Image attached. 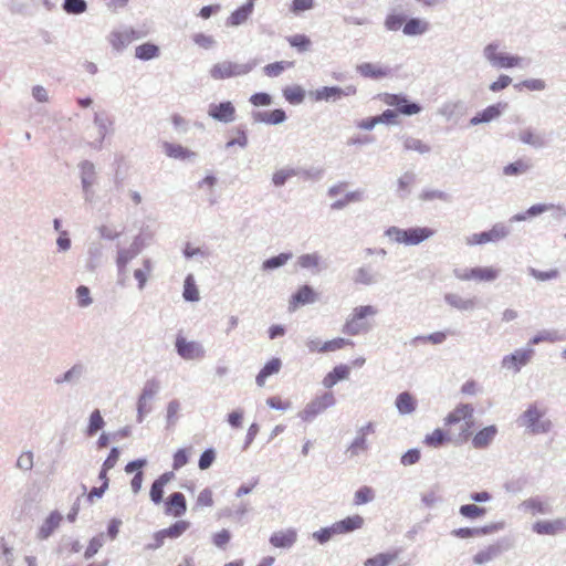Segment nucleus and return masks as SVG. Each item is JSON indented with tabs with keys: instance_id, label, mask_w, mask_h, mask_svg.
I'll list each match as a JSON object with an SVG mask.
<instances>
[{
	"instance_id": "nucleus-1",
	"label": "nucleus",
	"mask_w": 566,
	"mask_h": 566,
	"mask_svg": "<svg viewBox=\"0 0 566 566\" xmlns=\"http://www.w3.org/2000/svg\"><path fill=\"white\" fill-rule=\"evenodd\" d=\"M546 407L533 402L520 415L516 422L530 434H546L554 428L553 421L546 417Z\"/></svg>"
},
{
	"instance_id": "nucleus-2",
	"label": "nucleus",
	"mask_w": 566,
	"mask_h": 566,
	"mask_svg": "<svg viewBox=\"0 0 566 566\" xmlns=\"http://www.w3.org/2000/svg\"><path fill=\"white\" fill-rule=\"evenodd\" d=\"M482 56L493 69H523L528 64L525 57L502 51L501 44L496 41L490 42L483 48Z\"/></svg>"
},
{
	"instance_id": "nucleus-3",
	"label": "nucleus",
	"mask_w": 566,
	"mask_h": 566,
	"mask_svg": "<svg viewBox=\"0 0 566 566\" xmlns=\"http://www.w3.org/2000/svg\"><path fill=\"white\" fill-rule=\"evenodd\" d=\"M434 233L436 231L428 227L402 229L396 226H391L386 229L384 234L394 243L410 247L424 242L426 240L432 238Z\"/></svg>"
},
{
	"instance_id": "nucleus-4",
	"label": "nucleus",
	"mask_w": 566,
	"mask_h": 566,
	"mask_svg": "<svg viewBox=\"0 0 566 566\" xmlns=\"http://www.w3.org/2000/svg\"><path fill=\"white\" fill-rule=\"evenodd\" d=\"M377 313V308L373 305H361L355 307L343 326V333L349 336L367 333L371 328V325L367 322V318L376 316Z\"/></svg>"
},
{
	"instance_id": "nucleus-5",
	"label": "nucleus",
	"mask_w": 566,
	"mask_h": 566,
	"mask_svg": "<svg viewBox=\"0 0 566 566\" xmlns=\"http://www.w3.org/2000/svg\"><path fill=\"white\" fill-rule=\"evenodd\" d=\"M256 66V62L237 63L223 61L214 64L209 73L213 80H224L234 76H242L250 73Z\"/></svg>"
},
{
	"instance_id": "nucleus-6",
	"label": "nucleus",
	"mask_w": 566,
	"mask_h": 566,
	"mask_svg": "<svg viewBox=\"0 0 566 566\" xmlns=\"http://www.w3.org/2000/svg\"><path fill=\"white\" fill-rule=\"evenodd\" d=\"M510 234V228L504 223H495L489 231L473 233L465 238L468 245H481L485 243H495L505 239Z\"/></svg>"
},
{
	"instance_id": "nucleus-7",
	"label": "nucleus",
	"mask_w": 566,
	"mask_h": 566,
	"mask_svg": "<svg viewBox=\"0 0 566 566\" xmlns=\"http://www.w3.org/2000/svg\"><path fill=\"white\" fill-rule=\"evenodd\" d=\"M335 402L336 400L333 392L326 391L310 401L298 413V416L304 421L310 422L314 420L319 413L324 412L327 408L333 407Z\"/></svg>"
},
{
	"instance_id": "nucleus-8",
	"label": "nucleus",
	"mask_w": 566,
	"mask_h": 566,
	"mask_svg": "<svg viewBox=\"0 0 566 566\" xmlns=\"http://www.w3.org/2000/svg\"><path fill=\"white\" fill-rule=\"evenodd\" d=\"M78 168L84 200L92 202L95 193L93 187L97 181L96 167L92 161L83 160Z\"/></svg>"
},
{
	"instance_id": "nucleus-9",
	"label": "nucleus",
	"mask_w": 566,
	"mask_h": 566,
	"mask_svg": "<svg viewBox=\"0 0 566 566\" xmlns=\"http://www.w3.org/2000/svg\"><path fill=\"white\" fill-rule=\"evenodd\" d=\"M175 347L177 354L185 360L201 359L206 355V350L199 342L188 340L182 335H177Z\"/></svg>"
},
{
	"instance_id": "nucleus-10",
	"label": "nucleus",
	"mask_w": 566,
	"mask_h": 566,
	"mask_svg": "<svg viewBox=\"0 0 566 566\" xmlns=\"http://www.w3.org/2000/svg\"><path fill=\"white\" fill-rule=\"evenodd\" d=\"M160 385L156 379L147 380L137 401V422L142 423L147 413L151 411L148 402L158 394Z\"/></svg>"
},
{
	"instance_id": "nucleus-11",
	"label": "nucleus",
	"mask_w": 566,
	"mask_h": 566,
	"mask_svg": "<svg viewBox=\"0 0 566 566\" xmlns=\"http://www.w3.org/2000/svg\"><path fill=\"white\" fill-rule=\"evenodd\" d=\"M534 353L532 347L516 349L514 353L502 358L501 367L517 374L523 366H526L532 360Z\"/></svg>"
},
{
	"instance_id": "nucleus-12",
	"label": "nucleus",
	"mask_w": 566,
	"mask_h": 566,
	"mask_svg": "<svg viewBox=\"0 0 566 566\" xmlns=\"http://www.w3.org/2000/svg\"><path fill=\"white\" fill-rule=\"evenodd\" d=\"M143 38V34L134 29H124L119 31L111 32L108 40L112 48L122 52L125 48H127L134 40H138Z\"/></svg>"
},
{
	"instance_id": "nucleus-13",
	"label": "nucleus",
	"mask_w": 566,
	"mask_h": 566,
	"mask_svg": "<svg viewBox=\"0 0 566 566\" xmlns=\"http://www.w3.org/2000/svg\"><path fill=\"white\" fill-rule=\"evenodd\" d=\"M462 420L465 422L463 432L465 436H469V429L473 424V407L469 403H461L450 412L446 418V424H454Z\"/></svg>"
},
{
	"instance_id": "nucleus-14",
	"label": "nucleus",
	"mask_w": 566,
	"mask_h": 566,
	"mask_svg": "<svg viewBox=\"0 0 566 566\" xmlns=\"http://www.w3.org/2000/svg\"><path fill=\"white\" fill-rule=\"evenodd\" d=\"M385 103L395 106L401 114L411 116L421 112V106L415 102H410L406 96L399 94H388Z\"/></svg>"
},
{
	"instance_id": "nucleus-15",
	"label": "nucleus",
	"mask_w": 566,
	"mask_h": 566,
	"mask_svg": "<svg viewBox=\"0 0 566 566\" xmlns=\"http://www.w3.org/2000/svg\"><path fill=\"white\" fill-rule=\"evenodd\" d=\"M208 115L214 120L228 124L235 119V107L230 101L210 104Z\"/></svg>"
},
{
	"instance_id": "nucleus-16",
	"label": "nucleus",
	"mask_w": 566,
	"mask_h": 566,
	"mask_svg": "<svg viewBox=\"0 0 566 566\" xmlns=\"http://www.w3.org/2000/svg\"><path fill=\"white\" fill-rule=\"evenodd\" d=\"M93 123L97 128L98 137L92 143V147L96 150L102 149L106 135L112 130L113 120L105 113H95Z\"/></svg>"
},
{
	"instance_id": "nucleus-17",
	"label": "nucleus",
	"mask_w": 566,
	"mask_h": 566,
	"mask_svg": "<svg viewBox=\"0 0 566 566\" xmlns=\"http://www.w3.org/2000/svg\"><path fill=\"white\" fill-rule=\"evenodd\" d=\"M533 532L538 535H556L566 531V517H558L552 521H537L532 526Z\"/></svg>"
},
{
	"instance_id": "nucleus-18",
	"label": "nucleus",
	"mask_w": 566,
	"mask_h": 566,
	"mask_svg": "<svg viewBox=\"0 0 566 566\" xmlns=\"http://www.w3.org/2000/svg\"><path fill=\"white\" fill-rule=\"evenodd\" d=\"M296 264L301 269L310 270L313 274H318L326 270L327 265L324 263L319 253H305L297 258Z\"/></svg>"
},
{
	"instance_id": "nucleus-19",
	"label": "nucleus",
	"mask_w": 566,
	"mask_h": 566,
	"mask_svg": "<svg viewBox=\"0 0 566 566\" xmlns=\"http://www.w3.org/2000/svg\"><path fill=\"white\" fill-rule=\"evenodd\" d=\"M143 248V239L140 235L135 237L129 247L119 248L117 250L116 263H119L123 268L124 264H128L134 260L142 252Z\"/></svg>"
},
{
	"instance_id": "nucleus-20",
	"label": "nucleus",
	"mask_w": 566,
	"mask_h": 566,
	"mask_svg": "<svg viewBox=\"0 0 566 566\" xmlns=\"http://www.w3.org/2000/svg\"><path fill=\"white\" fill-rule=\"evenodd\" d=\"M187 511L186 497L180 492L170 494L165 502V513L175 517L182 516Z\"/></svg>"
},
{
	"instance_id": "nucleus-21",
	"label": "nucleus",
	"mask_w": 566,
	"mask_h": 566,
	"mask_svg": "<svg viewBox=\"0 0 566 566\" xmlns=\"http://www.w3.org/2000/svg\"><path fill=\"white\" fill-rule=\"evenodd\" d=\"M521 509H523L525 512L531 513L532 515H548L553 513L552 504L548 501L541 499L539 496L524 500L521 503Z\"/></svg>"
},
{
	"instance_id": "nucleus-22",
	"label": "nucleus",
	"mask_w": 566,
	"mask_h": 566,
	"mask_svg": "<svg viewBox=\"0 0 566 566\" xmlns=\"http://www.w3.org/2000/svg\"><path fill=\"white\" fill-rule=\"evenodd\" d=\"M353 281L355 284L369 286L379 283L381 275L375 272L370 265H361L355 271Z\"/></svg>"
},
{
	"instance_id": "nucleus-23",
	"label": "nucleus",
	"mask_w": 566,
	"mask_h": 566,
	"mask_svg": "<svg viewBox=\"0 0 566 566\" xmlns=\"http://www.w3.org/2000/svg\"><path fill=\"white\" fill-rule=\"evenodd\" d=\"M163 149H164V153L166 154V156L174 158V159L191 161V160L196 159V157H197V154L195 151H192L179 144H172V143L165 142L163 144Z\"/></svg>"
},
{
	"instance_id": "nucleus-24",
	"label": "nucleus",
	"mask_w": 566,
	"mask_h": 566,
	"mask_svg": "<svg viewBox=\"0 0 566 566\" xmlns=\"http://www.w3.org/2000/svg\"><path fill=\"white\" fill-rule=\"evenodd\" d=\"M63 516L60 512L53 511L50 515L44 520L42 525L38 530V538L39 539H48L55 530L60 526Z\"/></svg>"
},
{
	"instance_id": "nucleus-25",
	"label": "nucleus",
	"mask_w": 566,
	"mask_h": 566,
	"mask_svg": "<svg viewBox=\"0 0 566 566\" xmlns=\"http://www.w3.org/2000/svg\"><path fill=\"white\" fill-rule=\"evenodd\" d=\"M297 539V533L294 528L274 532L270 537V543L277 548H291Z\"/></svg>"
},
{
	"instance_id": "nucleus-26",
	"label": "nucleus",
	"mask_w": 566,
	"mask_h": 566,
	"mask_svg": "<svg viewBox=\"0 0 566 566\" xmlns=\"http://www.w3.org/2000/svg\"><path fill=\"white\" fill-rule=\"evenodd\" d=\"M252 118L255 123L280 125L285 122L286 114L283 109L277 108L273 111L253 112Z\"/></svg>"
},
{
	"instance_id": "nucleus-27",
	"label": "nucleus",
	"mask_w": 566,
	"mask_h": 566,
	"mask_svg": "<svg viewBox=\"0 0 566 566\" xmlns=\"http://www.w3.org/2000/svg\"><path fill=\"white\" fill-rule=\"evenodd\" d=\"M506 107V104H494L484 108L470 119V124L475 126L483 123H490L491 120L501 116L502 111Z\"/></svg>"
},
{
	"instance_id": "nucleus-28",
	"label": "nucleus",
	"mask_w": 566,
	"mask_h": 566,
	"mask_svg": "<svg viewBox=\"0 0 566 566\" xmlns=\"http://www.w3.org/2000/svg\"><path fill=\"white\" fill-rule=\"evenodd\" d=\"M86 366L82 363L74 364L70 369H67L64 374H62L60 377L55 378V384H71V385H77L81 379L86 374Z\"/></svg>"
},
{
	"instance_id": "nucleus-29",
	"label": "nucleus",
	"mask_w": 566,
	"mask_h": 566,
	"mask_svg": "<svg viewBox=\"0 0 566 566\" xmlns=\"http://www.w3.org/2000/svg\"><path fill=\"white\" fill-rule=\"evenodd\" d=\"M497 428L494 424L488 426L480 430L472 439L475 449L486 448L495 438Z\"/></svg>"
},
{
	"instance_id": "nucleus-30",
	"label": "nucleus",
	"mask_w": 566,
	"mask_h": 566,
	"mask_svg": "<svg viewBox=\"0 0 566 566\" xmlns=\"http://www.w3.org/2000/svg\"><path fill=\"white\" fill-rule=\"evenodd\" d=\"M333 525L336 534L349 533L361 528L364 525V518L360 515H353L336 522Z\"/></svg>"
},
{
	"instance_id": "nucleus-31",
	"label": "nucleus",
	"mask_w": 566,
	"mask_h": 566,
	"mask_svg": "<svg viewBox=\"0 0 566 566\" xmlns=\"http://www.w3.org/2000/svg\"><path fill=\"white\" fill-rule=\"evenodd\" d=\"M357 72L361 76L378 80L388 76L389 69L378 64L365 62L357 66Z\"/></svg>"
},
{
	"instance_id": "nucleus-32",
	"label": "nucleus",
	"mask_w": 566,
	"mask_h": 566,
	"mask_svg": "<svg viewBox=\"0 0 566 566\" xmlns=\"http://www.w3.org/2000/svg\"><path fill=\"white\" fill-rule=\"evenodd\" d=\"M429 30V23L420 18L408 19L402 28V32L407 36L422 35Z\"/></svg>"
},
{
	"instance_id": "nucleus-33",
	"label": "nucleus",
	"mask_w": 566,
	"mask_h": 566,
	"mask_svg": "<svg viewBox=\"0 0 566 566\" xmlns=\"http://www.w3.org/2000/svg\"><path fill=\"white\" fill-rule=\"evenodd\" d=\"M444 301L448 305L459 311H473L475 308L474 298H463L455 293H447L444 295Z\"/></svg>"
},
{
	"instance_id": "nucleus-34",
	"label": "nucleus",
	"mask_w": 566,
	"mask_h": 566,
	"mask_svg": "<svg viewBox=\"0 0 566 566\" xmlns=\"http://www.w3.org/2000/svg\"><path fill=\"white\" fill-rule=\"evenodd\" d=\"M395 405L400 415H410L416 410L417 401L410 392L403 391L397 396Z\"/></svg>"
},
{
	"instance_id": "nucleus-35",
	"label": "nucleus",
	"mask_w": 566,
	"mask_h": 566,
	"mask_svg": "<svg viewBox=\"0 0 566 566\" xmlns=\"http://www.w3.org/2000/svg\"><path fill=\"white\" fill-rule=\"evenodd\" d=\"M349 376V367L346 365H338L334 367L332 371H329L323 379V386L326 388H332L339 380H345Z\"/></svg>"
},
{
	"instance_id": "nucleus-36",
	"label": "nucleus",
	"mask_w": 566,
	"mask_h": 566,
	"mask_svg": "<svg viewBox=\"0 0 566 566\" xmlns=\"http://www.w3.org/2000/svg\"><path fill=\"white\" fill-rule=\"evenodd\" d=\"M252 13L253 10H251V3H244L230 14V17L227 19L226 24L228 27H239L247 22V20L250 18Z\"/></svg>"
},
{
	"instance_id": "nucleus-37",
	"label": "nucleus",
	"mask_w": 566,
	"mask_h": 566,
	"mask_svg": "<svg viewBox=\"0 0 566 566\" xmlns=\"http://www.w3.org/2000/svg\"><path fill=\"white\" fill-rule=\"evenodd\" d=\"M340 87L323 86L310 92V96L315 101L336 102L339 99Z\"/></svg>"
},
{
	"instance_id": "nucleus-38",
	"label": "nucleus",
	"mask_w": 566,
	"mask_h": 566,
	"mask_svg": "<svg viewBox=\"0 0 566 566\" xmlns=\"http://www.w3.org/2000/svg\"><path fill=\"white\" fill-rule=\"evenodd\" d=\"M416 181V175L412 171H406L397 180V197L406 199L410 195L411 186Z\"/></svg>"
},
{
	"instance_id": "nucleus-39",
	"label": "nucleus",
	"mask_w": 566,
	"mask_h": 566,
	"mask_svg": "<svg viewBox=\"0 0 566 566\" xmlns=\"http://www.w3.org/2000/svg\"><path fill=\"white\" fill-rule=\"evenodd\" d=\"M300 171L297 168L283 167L275 170L272 175V184L276 188L283 187L289 179L298 176Z\"/></svg>"
},
{
	"instance_id": "nucleus-40",
	"label": "nucleus",
	"mask_w": 566,
	"mask_h": 566,
	"mask_svg": "<svg viewBox=\"0 0 566 566\" xmlns=\"http://www.w3.org/2000/svg\"><path fill=\"white\" fill-rule=\"evenodd\" d=\"M143 268L134 271V277L138 282V290L143 291L147 284L148 277L153 272V261L150 259H143Z\"/></svg>"
},
{
	"instance_id": "nucleus-41",
	"label": "nucleus",
	"mask_w": 566,
	"mask_h": 566,
	"mask_svg": "<svg viewBox=\"0 0 566 566\" xmlns=\"http://www.w3.org/2000/svg\"><path fill=\"white\" fill-rule=\"evenodd\" d=\"M316 301V295L314 290L310 285H303L298 291L292 296L291 304L293 305H305L311 304Z\"/></svg>"
},
{
	"instance_id": "nucleus-42",
	"label": "nucleus",
	"mask_w": 566,
	"mask_h": 566,
	"mask_svg": "<svg viewBox=\"0 0 566 566\" xmlns=\"http://www.w3.org/2000/svg\"><path fill=\"white\" fill-rule=\"evenodd\" d=\"M159 48L150 42L143 43L135 49V56L143 61H149L159 56Z\"/></svg>"
},
{
	"instance_id": "nucleus-43",
	"label": "nucleus",
	"mask_w": 566,
	"mask_h": 566,
	"mask_svg": "<svg viewBox=\"0 0 566 566\" xmlns=\"http://www.w3.org/2000/svg\"><path fill=\"white\" fill-rule=\"evenodd\" d=\"M105 426L104 418L98 409H94L88 417V424L85 430L87 437H94Z\"/></svg>"
},
{
	"instance_id": "nucleus-44",
	"label": "nucleus",
	"mask_w": 566,
	"mask_h": 566,
	"mask_svg": "<svg viewBox=\"0 0 566 566\" xmlns=\"http://www.w3.org/2000/svg\"><path fill=\"white\" fill-rule=\"evenodd\" d=\"M532 169V164L528 160L518 159L514 163L506 165L503 168L505 176H518L528 172Z\"/></svg>"
},
{
	"instance_id": "nucleus-45",
	"label": "nucleus",
	"mask_w": 566,
	"mask_h": 566,
	"mask_svg": "<svg viewBox=\"0 0 566 566\" xmlns=\"http://www.w3.org/2000/svg\"><path fill=\"white\" fill-rule=\"evenodd\" d=\"M473 272L475 282H493L500 275V271L493 266L473 268Z\"/></svg>"
},
{
	"instance_id": "nucleus-46",
	"label": "nucleus",
	"mask_w": 566,
	"mask_h": 566,
	"mask_svg": "<svg viewBox=\"0 0 566 566\" xmlns=\"http://www.w3.org/2000/svg\"><path fill=\"white\" fill-rule=\"evenodd\" d=\"M518 139L523 144L530 145L534 148H542L545 145L544 138L541 135L534 133L531 128H526L520 132Z\"/></svg>"
},
{
	"instance_id": "nucleus-47",
	"label": "nucleus",
	"mask_w": 566,
	"mask_h": 566,
	"mask_svg": "<svg viewBox=\"0 0 566 566\" xmlns=\"http://www.w3.org/2000/svg\"><path fill=\"white\" fill-rule=\"evenodd\" d=\"M182 296L187 302H198L200 298L192 274H188L185 279Z\"/></svg>"
},
{
	"instance_id": "nucleus-48",
	"label": "nucleus",
	"mask_w": 566,
	"mask_h": 566,
	"mask_svg": "<svg viewBox=\"0 0 566 566\" xmlns=\"http://www.w3.org/2000/svg\"><path fill=\"white\" fill-rule=\"evenodd\" d=\"M500 554H501L500 547L496 545H491V546L486 547L485 549L478 552L473 557V562H474V564L483 565V564H486V563L493 560Z\"/></svg>"
},
{
	"instance_id": "nucleus-49",
	"label": "nucleus",
	"mask_w": 566,
	"mask_h": 566,
	"mask_svg": "<svg viewBox=\"0 0 566 566\" xmlns=\"http://www.w3.org/2000/svg\"><path fill=\"white\" fill-rule=\"evenodd\" d=\"M367 439L356 432V437L354 438L350 446L347 448L346 453L349 458H356L361 453H365L368 450Z\"/></svg>"
},
{
	"instance_id": "nucleus-50",
	"label": "nucleus",
	"mask_w": 566,
	"mask_h": 566,
	"mask_svg": "<svg viewBox=\"0 0 566 566\" xmlns=\"http://www.w3.org/2000/svg\"><path fill=\"white\" fill-rule=\"evenodd\" d=\"M305 94L304 88L300 85L287 86L283 90L284 98L293 105L302 104L304 102Z\"/></svg>"
},
{
	"instance_id": "nucleus-51",
	"label": "nucleus",
	"mask_w": 566,
	"mask_h": 566,
	"mask_svg": "<svg viewBox=\"0 0 566 566\" xmlns=\"http://www.w3.org/2000/svg\"><path fill=\"white\" fill-rule=\"evenodd\" d=\"M181 410V403L177 399H172L167 405L166 423L167 429H171L176 426L179 420V411Z\"/></svg>"
},
{
	"instance_id": "nucleus-52",
	"label": "nucleus",
	"mask_w": 566,
	"mask_h": 566,
	"mask_svg": "<svg viewBox=\"0 0 566 566\" xmlns=\"http://www.w3.org/2000/svg\"><path fill=\"white\" fill-rule=\"evenodd\" d=\"M403 148L406 150L417 151L420 155H424L431 151V147L428 144L411 136H408L403 139Z\"/></svg>"
},
{
	"instance_id": "nucleus-53",
	"label": "nucleus",
	"mask_w": 566,
	"mask_h": 566,
	"mask_svg": "<svg viewBox=\"0 0 566 566\" xmlns=\"http://www.w3.org/2000/svg\"><path fill=\"white\" fill-rule=\"evenodd\" d=\"M292 256L293 254L291 252L280 253L279 255L272 256L262 263V270L270 271L279 269L285 265L287 261L292 259Z\"/></svg>"
},
{
	"instance_id": "nucleus-54",
	"label": "nucleus",
	"mask_w": 566,
	"mask_h": 566,
	"mask_svg": "<svg viewBox=\"0 0 566 566\" xmlns=\"http://www.w3.org/2000/svg\"><path fill=\"white\" fill-rule=\"evenodd\" d=\"M562 340V337L557 331L544 329L537 333L530 339V345H537L543 342L555 343Z\"/></svg>"
},
{
	"instance_id": "nucleus-55",
	"label": "nucleus",
	"mask_w": 566,
	"mask_h": 566,
	"mask_svg": "<svg viewBox=\"0 0 566 566\" xmlns=\"http://www.w3.org/2000/svg\"><path fill=\"white\" fill-rule=\"evenodd\" d=\"M419 199L422 201L440 200L443 202H450L451 196L448 192L439 189H423L419 195Z\"/></svg>"
},
{
	"instance_id": "nucleus-56",
	"label": "nucleus",
	"mask_w": 566,
	"mask_h": 566,
	"mask_svg": "<svg viewBox=\"0 0 566 566\" xmlns=\"http://www.w3.org/2000/svg\"><path fill=\"white\" fill-rule=\"evenodd\" d=\"M62 9L67 14H82L87 10V2L85 0H63Z\"/></svg>"
},
{
	"instance_id": "nucleus-57",
	"label": "nucleus",
	"mask_w": 566,
	"mask_h": 566,
	"mask_svg": "<svg viewBox=\"0 0 566 566\" xmlns=\"http://www.w3.org/2000/svg\"><path fill=\"white\" fill-rule=\"evenodd\" d=\"M190 526L188 521H177L167 528L161 530L166 538H178L181 536Z\"/></svg>"
},
{
	"instance_id": "nucleus-58",
	"label": "nucleus",
	"mask_w": 566,
	"mask_h": 566,
	"mask_svg": "<svg viewBox=\"0 0 566 566\" xmlns=\"http://www.w3.org/2000/svg\"><path fill=\"white\" fill-rule=\"evenodd\" d=\"M459 513L465 518L475 520L484 516L486 510L475 504H463L460 506Z\"/></svg>"
},
{
	"instance_id": "nucleus-59",
	"label": "nucleus",
	"mask_w": 566,
	"mask_h": 566,
	"mask_svg": "<svg viewBox=\"0 0 566 566\" xmlns=\"http://www.w3.org/2000/svg\"><path fill=\"white\" fill-rule=\"evenodd\" d=\"M397 558V554L380 553L374 557L367 558L364 566H389Z\"/></svg>"
},
{
	"instance_id": "nucleus-60",
	"label": "nucleus",
	"mask_w": 566,
	"mask_h": 566,
	"mask_svg": "<svg viewBox=\"0 0 566 566\" xmlns=\"http://www.w3.org/2000/svg\"><path fill=\"white\" fill-rule=\"evenodd\" d=\"M103 249L101 244L93 243L88 247L87 268L94 271L101 263Z\"/></svg>"
},
{
	"instance_id": "nucleus-61",
	"label": "nucleus",
	"mask_w": 566,
	"mask_h": 566,
	"mask_svg": "<svg viewBox=\"0 0 566 566\" xmlns=\"http://www.w3.org/2000/svg\"><path fill=\"white\" fill-rule=\"evenodd\" d=\"M488 533V528L486 527H461V528H457V530H453L451 532V534L458 538H471V537H478V536H481V535H484Z\"/></svg>"
},
{
	"instance_id": "nucleus-62",
	"label": "nucleus",
	"mask_w": 566,
	"mask_h": 566,
	"mask_svg": "<svg viewBox=\"0 0 566 566\" xmlns=\"http://www.w3.org/2000/svg\"><path fill=\"white\" fill-rule=\"evenodd\" d=\"M421 502L426 507H434L437 504L442 502V496L439 494V489L432 488L421 493Z\"/></svg>"
},
{
	"instance_id": "nucleus-63",
	"label": "nucleus",
	"mask_w": 566,
	"mask_h": 566,
	"mask_svg": "<svg viewBox=\"0 0 566 566\" xmlns=\"http://www.w3.org/2000/svg\"><path fill=\"white\" fill-rule=\"evenodd\" d=\"M291 66H293V62L280 61L265 65L263 71L265 75L270 77H277L284 72L285 69Z\"/></svg>"
},
{
	"instance_id": "nucleus-64",
	"label": "nucleus",
	"mask_w": 566,
	"mask_h": 566,
	"mask_svg": "<svg viewBox=\"0 0 566 566\" xmlns=\"http://www.w3.org/2000/svg\"><path fill=\"white\" fill-rule=\"evenodd\" d=\"M462 107V102H446L438 108V114L444 117L447 120H450L457 113L459 108Z\"/></svg>"
}]
</instances>
